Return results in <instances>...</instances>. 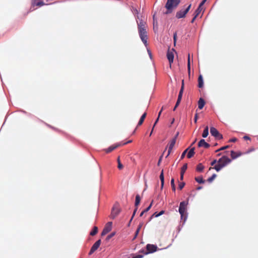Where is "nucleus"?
Returning a JSON list of instances; mask_svg holds the SVG:
<instances>
[{
    "instance_id": "obj_39",
    "label": "nucleus",
    "mask_w": 258,
    "mask_h": 258,
    "mask_svg": "<svg viewBox=\"0 0 258 258\" xmlns=\"http://www.w3.org/2000/svg\"><path fill=\"white\" fill-rule=\"evenodd\" d=\"M215 138L218 140H222L223 138V135L220 134L217 136H215Z\"/></svg>"
},
{
    "instance_id": "obj_55",
    "label": "nucleus",
    "mask_w": 258,
    "mask_h": 258,
    "mask_svg": "<svg viewBox=\"0 0 258 258\" xmlns=\"http://www.w3.org/2000/svg\"><path fill=\"white\" fill-rule=\"evenodd\" d=\"M158 213H157V212H155V213L153 214V216L158 217V216H159V215H158Z\"/></svg>"
},
{
    "instance_id": "obj_36",
    "label": "nucleus",
    "mask_w": 258,
    "mask_h": 258,
    "mask_svg": "<svg viewBox=\"0 0 258 258\" xmlns=\"http://www.w3.org/2000/svg\"><path fill=\"white\" fill-rule=\"evenodd\" d=\"M153 203V200L152 201L151 203L150 204V205L149 206H148V207L144 211L145 212H147L149 210H150L151 209V207L152 206Z\"/></svg>"
},
{
    "instance_id": "obj_41",
    "label": "nucleus",
    "mask_w": 258,
    "mask_h": 258,
    "mask_svg": "<svg viewBox=\"0 0 258 258\" xmlns=\"http://www.w3.org/2000/svg\"><path fill=\"white\" fill-rule=\"evenodd\" d=\"M162 157H163V154L161 156L160 158H159V159L158 160V163H157V165L158 166H159V165L161 164V161H162Z\"/></svg>"
},
{
    "instance_id": "obj_9",
    "label": "nucleus",
    "mask_w": 258,
    "mask_h": 258,
    "mask_svg": "<svg viewBox=\"0 0 258 258\" xmlns=\"http://www.w3.org/2000/svg\"><path fill=\"white\" fill-rule=\"evenodd\" d=\"M140 201H141V198H140V195H136V199H135V206L136 207V208L134 211L133 215L132 217H131L130 222L133 220L134 217L135 216V213L137 210V208L140 204Z\"/></svg>"
},
{
    "instance_id": "obj_56",
    "label": "nucleus",
    "mask_w": 258,
    "mask_h": 258,
    "mask_svg": "<svg viewBox=\"0 0 258 258\" xmlns=\"http://www.w3.org/2000/svg\"><path fill=\"white\" fill-rule=\"evenodd\" d=\"M184 174H180V180H183Z\"/></svg>"
},
{
    "instance_id": "obj_64",
    "label": "nucleus",
    "mask_w": 258,
    "mask_h": 258,
    "mask_svg": "<svg viewBox=\"0 0 258 258\" xmlns=\"http://www.w3.org/2000/svg\"><path fill=\"white\" fill-rule=\"evenodd\" d=\"M148 52H149V55H150V56H151V52H150L149 50H148Z\"/></svg>"
},
{
    "instance_id": "obj_34",
    "label": "nucleus",
    "mask_w": 258,
    "mask_h": 258,
    "mask_svg": "<svg viewBox=\"0 0 258 258\" xmlns=\"http://www.w3.org/2000/svg\"><path fill=\"white\" fill-rule=\"evenodd\" d=\"M216 176V174H213L212 176H211L210 177H209V178L207 179L208 181L209 182H212V181H213V180L215 178Z\"/></svg>"
},
{
    "instance_id": "obj_58",
    "label": "nucleus",
    "mask_w": 258,
    "mask_h": 258,
    "mask_svg": "<svg viewBox=\"0 0 258 258\" xmlns=\"http://www.w3.org/2000/svg\"><path fill=\"white\" fill-rule=\"evenodd\" d=\"M140 231V229H137L136 231V236L137 235V234L139 233V231Z\"/></svg>"
},
{
    "instance_id": "obj_37",
    "label": "nucleus",
    "mask_w": 258,
    "mask_h": 258,
    "mask_svg": "<svg viewBox=\"0 0 258 258\" xmlns=\"http://www.w3.org/2000/svg\"><path fill=\"white\" fill-rule=\"evenodd\" d=\"M177 40V32H175L173 34V41H174V44L175 45L176 42Z\"/></svg>"
},
{
    "instance_id": "obj_42",
    "label": "nucleus",
    "mask_w": 258,
    "mask_h": 258,
    "mask_svg": "<svg viewBox=\"0 0 258 258\" xmlns=\"http://www.w3.org/2000/svg\"><path fill=\"white\" fill-rule=\"evenodd\" d=\"M170 184H171V186H173V185H175L174 178H172L171 180H170Z\"/></svg>"
},
{
    "instance_id": "obj_10",
    "label": "nucleus",
    "mask_w": 258,
    "mask_h": 258,
    "mask_svg": "<svg viewBox=\"0 0 258 258\" xmlns=\"http://www.w3.org/2000/svg\"><path fill=\"white\" fill-rule=\"evenodd\" d=\"M101 242V241L100 239L98 240L97 241H96L95 242V243L94 244V245L93 246H92L91 249L89 253V254L90 255H91L92 253H93L97 249L98 247H99L100 246Z\"/></svg>"
},
{
    "instance_id": "obj_21",
    "label": "nucleus",
    "mask_w": 258,
    "mask_h": 258,
    "mask_svg": "<svg viewBox=\"0 0 258 258\" xmlns=\"http://www.w3.org/2000/svg\"><path fill=\"white\" fill-rule=\"evenodd\" d=\"M183 88H180L179 93L178 94V99H177V100H176V102H178V103H180L182 96L183 95Z\"/></svg>"
},
{
    "instance_id": "obj_38",
    "label": "nucleus",
    "mask_w": 258,
    "mask_h": 258,
    "mask_svg": "<svg viewBox=\"0 0 258 258\" xmlns=\"http://www.w3.org/2000/svg\"><path fill=\"white\" fill-rule=\"evenodd\" d=\"M115 235V232H112L107 236L106 239L109 240L113 237Z\"/></svg>"
},
{
    "instance_id": "obj_16",
    "label": "nucleus",
    "mask_w": 258,
    "mask_h": 258,
    "mask_svg": "<svg viewBox=\"0 0 258 258\" xmlns=\"http://www.w3.org/2000/svg\"><path fill=\"white\" fill-rule=\"evenodd\" d=\"M167 57L169 60V62L170 64H171V63L173 62V58H174V54H173V52L168 51V52L167 53Z\"/></svg>"
},
{
    "instance_id": "obj_25",
    "label": "nucleus",
    "mask_w": 258,
    "mask_h": 258,
    "mask_svg": "<svg viewBox=\"0 0 258 258\" xmlns=\"http://www.w3.org/2000/svg\"><path fill=\"white\" fill-rule=\"evenodd\" d=\"M202 10H203L202 6H201V5H199L198 8L195 11L194 15L198 16L200 15V14L201 13Z\"/></svg>"
},
{
    "instance_id": "obj_61",
    "label": "nucleus",
    "mask_w": 258,
    "mask_h": 258,
    "mask_svg": "<svg viewBox=\"0 0 258 258\" xmlns=\"http://www.w3.org/2000/svg\"><path fill=\"white\" fill-rule=\"evenodd\" d=\"M172 189L175 191V185H173V186H172Z\"/></svg>"
},
{
    "instance_id": "obj_45",
    "label": "nucleus",
    "mask_w": 258,
    "mask_h": 258,
    "mask_svg": "<svg viewBox=\"0 0 258 258\" xmlns=\"http://www.w3.org/2000/svg\"><path fill=\"white\" fill-rule=\"evenodd\" d=\"M179 103H180L176 102L175 106H174V107L173 108V111H174L175 110V109L178 107Z\"/></svg>"
},
{
    "instance_id": "obj_33",
    "label": "nucleus",
    "mask_w": 258,
    "mask_h": 258,
    "mask_svg": "<svg viewBox=\"0 0 258 258\" xmlns=\"http://www.w3.org/2000/svg\"><path fill=\"white\" fill-rule=\"evenodd\" d=\"M229 147H230V145H226V146H225L220 148L218 150H216L215 152H219L220 151H222V150H225V149H228Z\"/></svg>"
},
{
    "instance_id": "obj_6",
    "label": "nucleus",
    "mask_w": 258,
    "mask_h": 258,
    "mask_svg": "<svg viewBox=\"0 0 258 258\" xmlns=\"http://www.w3.org/2000/svg\"><path fill=\"white\" fill-rule=\"evenodd\" d=\"M231 160L226 156H223L218 161V163L220 165H224V167L229 164Z\"/></svg>"
},
{
    "instance_id": "obj_60",
    "label": "nucleus",
    "mask_w": 258,
    "mask_h": 258,
    "mask_svg": "<svg viewBox=\"0 0 258 258\" xmlns=\"http://www.w3.org/2000/svg\"><path fill=\"white\" fill-rule=\"evenodd\" d=\"M244 139L245 140H249V138L248 136H246L244 137Z\"/></svg>"
},
{
    "instance_id": "obj_5",
    "label": "nucleus",
    "mask_w": 258,
    "mask_h": 258,
    "mask_svg": "<svg viewBox=\"0 0 258 258\" xmlns=\"http://www.w3.org/2000/svg\"><path fill=\"white\" fill-rule=\"evenodd\" d=\"M112 222H108L106 225L105 226V227L103 228V230L101 232V236H104L107 234V233H109L110 231L112 230Z\"/></svg>"
},
{
    "instance_id": "obj_51",
    "label": "nucleus",
    "mask_w": 258,
    "mask_h": 258,
    "mask_svg": "<svg viewBox=\"0 0 258 258\" xmlns=\"http://www.w3.org/2000/svg\"><path fill=\"white\" fill-rule=\"evenodd\" d=\"M164 213V211H160V212L158 213V215H159V216H161Z\"/></svg>"
},
{
    "instance_id": "obj_13",
    "label": "nucleus",
    "mask_w": 258,
    "mask_h": 258,
    "mask_svg": "<svg viewBox=\"0 0 258 258\" xmlns=\"http://www.w3.org/2000/svg\"><path fill=\"white\" fill-rule=\"evenodd\" d=\"M199 147H204V148L208 149L210 147V145L205 141L204 139H201L198 143Z\"/></svg>"
},
{
    "instance_id": "obj_18",
    "label": "nucleus",
    "mask_w": 258,
    "mask_h": 258,
    "mask_svg": "<svg viewBox=\"0 0 258 258\" xmlns=\"http://www.w3.org/2000/svg\"><path fill=\"white\" fill-rule=\"evenodd\" d=\"M205 101L202 98H200V99H199L198 104V108L202 109L203 108L204 105H205Z\"/></svg>"
},
{
    "instance_id": "obj_3",
    "label": "nucleus",
    "mask_w": 258,
    "mask_h": 258,
    "mask_svg": "<svg viewBox=\"0 0 258 258\" xmlns=\"http://www.w3.org/2000/svg\"><path fill=\"white\" fill-rule=\"evenodd\" d=\"M191 7V4H189V6L184 10H180L178 11L176 14V17L178 19L184 18L186 14L188 12Z\"/></svg>"
},
{
    "instance_id": "obj_43",
    "label": "nucleus",
    "mask_w": 258,
    "mask_h": 258,
    "mask_svg": "<svg viewBox=\"0 0 258 258\" xmlns=\"http://www.w3.org/2000/svg\"><path fill=\"white\" fill-rule=\"evenodd\" d=\"M142 257H143L142 255L138 254V255H137L136 256H133L132 258H142Z\"/></svg>"
},
{
    "instance_id": "obj_62",
    "label": "nucleus",
    "mask_w": 258,
    "mask_h": 258,
    "mask_svg": "<svg viewBox=\"0 0 258 258\" xmlns=\"http://www.w3.org/2000/svg\"><path fill=\"white\" fill-rule=\"evenodd\" d=\"M202 188V186H198V187L197 188V189H198V190H201Z\"/></svg>"
},
{
    "instance_id": "obj_31",
    "label": "nucleus",
    "mask_w": 258,
    "mask_h": 258,
    "mask_svg": "<svg viewBox=\"0 0 258 258\" xmlns=\"http://www.w3.org/2000/svg\"><path fill=\"white\" fill-rule=\"evenodd\" d=\"M187 169V164L183 165L182 167L181 168L180 174H184L185 170Z\"/></svg>"
},
{
    "instance_id": "obj_12",
    "label": "nucleus",
    "mask_w": 258,
    "mask_h": 258,
    "mask_svg": "<svg viewBox=\"0 0 258 258\" xmlns=\"http://www.w3.org/2000/svg\"><path fill=\"white\" fill-rule=\"evenodd\" d=\"M121 146V144H120V143L112 145L110 147H109L107 149L105 150V152L106 153H109L111 152L113 150L117 149L118 147Z\"/></svg>"
},
{
    "instance_id": "obj_52",
    "label": "nucleus",
    "mask_w": 258,
    "mask_h": 258,
    "mask_svg": "<svg viewBox=\"0 0 258 258\" xmlns=\"http://www.w3.org/2000/svg\"><path fill=\"white\" fill-rule=\"evenodd\" d=\"M187 64H190L189 54L188 55Z\"/></svg>"
},
{
    "instance_id": "obj_11",
    "label": "nucleus",
    "mask_w": 258,
    "mask_h": 258,
    "mask_svg": "<svg viewBox=\"0 0 258 258\" xmlns=\"http://www.w3.org/2000/svg\"><path fill=\"white\" fill-rule=\"evenodd\" d=\"M119 210L117 207H113L112 208L111 213L110 215V218L112 219H114L115 217L117 216L118 214L119 213Z\"/></svg>"
},
{
    "instance_id": "obj_46",
    "label": "nucleus",
    "mask_w": 258,
    "mask_h": 258,
    "mask_svg": "<svg viewBox=\"0 0 258 258\" xmlns=\"http://www.w3.org/2000/svg\"><path fill=\"white\" fill-rule=\"evenodd\" d=\"M197 16L195 15L194 16V18H192V19L191 20V23H193L194 22V21H195V20L196 19V18H197Z\"/></svg>"
},
{
    "instance_id": "obj_30",
    "label": "nucleus",
    "mask_w": 258,
    "mask_h": 258,
    "mask_svg": "<svg viewBox=\"0 0 258 258\" xmlns=\"http://www.w3.org/2000/svg\"><path fill=\"white\" fill-rule=\"evenodd\" d=\"M204 169V166L202 164H198L196 170L199 172H202Z\"/></svg>"
},
{
    "instance_id": "obj_27",
    "label": "nucleus",
    "mask_w": 258,
    "mask_h": 258,
    "mask_svg": "<svg viewBox=\"0 0 258 258\" xmlns=\"http://www.w3.org/2000/svg\"><path fill=\"white\" fill-rule=\"evenodd\" d=\"M98 232V228L96 226H94L93 230L90 232V235L92 236H95Z\"/></svg>"
},
{
    "instance_id": "obj_22",
    "label": "nucleus",
    "mask_w": 258,
    "mask_h": 258,
    "mask_svg": "<svg viewBox=\"0 0 258 258\" xmlns=\"http://www.w3.org/2000/svg\"><path fill=\"white\" fill-rule=\"evenodd\" d=\"M147 115L146 112L144 113V114H142V115L141 117V118L140 119V120L138 123V125H141L142 124V123L144 122V120L146 118Z\"/></svg>"
},
{
    "instance_id": "obj_44",
    "label": "nucleus",
    "mask_w": 258,
    "mask_h": 258,
    "mask_svg": "<svg viewBox=\"0 0 258 258\" xmlns=\"http://www.w3.org/2000/svg\"><path fill=\"white\" fill-rule=\"evenodd\" d=\"M218 162V161L216 159H214L211 163V165L213 166L216 164V163Z\"/></svg>"
},
{
    "instance_id": "obj_1",
    "label": "nucleus",
    "mask_w": 258,
    "mask_h": 258,
    "mask_svg": "<svg viewBox=\"0 0 258 258\" xmlns=\"http://www.w3.org/2000/svg\"><path fill=\"white\" fill-rule=\"evenodd\" d=\"M138 30L140 37L145 45V46L147 45V31H146V27L145 24L143 22H140L138 24Z\"/></svg>"
},
{
    "instance_id": "obj_2",
    "label": "nucleus",
    "mask_w": 258,
    "mask_h": 258,
    "mask_svg": "<svg viewBox=\"0 0 258 258\" xmlns=\"http://www.w3.org/2000/svg\"><path fill=\"white\" fill-rule=\"evenodd\" d=\"M180 0H167L165 5V8L168 11H171L173 8L178 6Z\"/></svg>"
},
{
    "instance_id": "obj_48",
    "label": "nucleus",
    "mask_w": 258,
    "mask_h": 258,
    "mask_svg": "<svg viewBox=\"0 0 258 258\" xmlns=\"http://www.w3.org/2000/svg\"><path fill=\"white\" fill-rule=\"evenodd\" d=\"M184 80H183L182 81H181V88H183V91H184Z\"/></svg>"
},
{
    "instance_id": "obj_20",
    "label": "nucleus",
    "mask_w": 258,
    "mask_h": 258,
    "mask_svg": "<svg viewBox=\"0 0 258 258\" xmlns=\"http://www.w3.org/2000/svg\"><path fill=\"white\" fill-rule=\"evenodd\" d=\"M195 147L192 148L191 149H190L189 151L188 152V153H187V158L190 159L194 156V155L195 154Z\"/></svg>"
},
{
    "instance_id": "obj_50",
    "label": "nucleus",
    "mask_w": 258,
    "mask_h": 258,
    "mask_svg": "<svg viewBox=\"0 0 258 258\" xmlns=\"http://www.w3.org/2000/svg\"><path fill=\"white\" fill-rule=\"evenodd\" d=\"M163 110V106L162 107L161 110H160V111H159V112L158 113V118H159L160 116L161 115Z\"/></svg>"
},
{
    "instance_id": "obj_28",
    "label": "nucleus",
    "mask_w": 258,
    "mask_h": 258,
    "mask_svg": "<svg viewBox=\"0 0 258 258\" xmlns=\"http://www.w3.org/2000/svg\"><path fill=\"white\" fill-rule=\"evenodd\" d=\"M195 180L199 183L201 184V183H204L205 182V180L203 179V178L202 176H199V177H196Z\"/></svg>"
},
{
    "instance_id": "obj_23",
    "label": "nucleus",
    "mask_w": 258,
    "mask_h": 258,
    "mask_svg": "<svg viewBox=\"0 0 258 258\" xmlns=\"http://www.w3.org/2000/svg\"><path fill=\"white\" fill-rule=\"evenodd\" d=\"M203 86V80L201 75L199 76L198 78V87L202 88Z\"/></svg>"
},
{
    "instance_id": "obj_59",
    "label": "nucleus",
    "mask_w": 258,
    "mask_h": 258,
    "mask_svg": "<svg viewBox=\"0 0 258 258\" xmlns=\"http://www.w3.org/2000/svg\"><path fill=\"white\" fill-rule=\"evenodd\" d=\"M187 70H188V72L190 74V66H187Z\"/></svg>"
},
{
    "instance_id": "obj_40",
    "label": "nucleus",
    "mask_w": 258,
    "mask_h": 258,
    "mask_svg": "<svg viewBox=\"0 0 258 258\" xmlns=\"http://www.w3.org/2000/svg\"><path fill=\"white\" fill-rule=\"evenodd\" d=\"M159 118H158V117H157V119H156V120L155 122H154V124L153 126V128H152V131H151V134H150V136L152 135V132H153V128H154V126L156 125V124H157V123L158 122V120H159Z\"/></svg>"
},
{
    "instance_id": "obj_49",
    "label": "nucleus",
    "mask_w": 258,
    "mask_h": 258,
    "mask_svg": "<svg viewBox=\"0 0 258 258\" xmlns=\"http://www.w3.org/2000/svg\"><path fill=\"white\" fill-rule=\"evenodd\" d=\"M207 1V0H203L202 1V2L200 3V5H201V6H203Z\"/></svg>"
},
{
    "instance_id": "obj_14",
    "label": "nucleus",
    "mask_w": 258,
    "mask_h": 258,
    "mask_svg": "<svg viewBox=\"0 0 258 258\" xmlns=\"http://www.w3.org/2000/svg\"><path fill=\"white\" fill-rule=\"evenodd\" d=\"M45 4L42 0H32V5L41 7L45 5Z\"/></svg>"
},
{
    "instance_id": "obj_35",
    "label": "nucleus",
    "mask_w": 258,
    "mask_h": 258,
    "mask_svg": "<svg viewBox=\"0 0 258 258\" xmlns=\"http://www.w3.org/2000/svg\"><path fill=\"white\" fill-rule=\"evenodd\" d=\"M185 184V182H180L178 185V189L179 190L183 189Z\"/></svg>"
},
{
    "instance_id": "obj_17",
    "label": "nucleus",
    "mask_w": 258,
    "mask_h": 258,
    "mask_svg": "<svg viewBox=\"0 0 258 258\" xmlns=\"http://www.w3.org/2000/svg\"><path fill=\"white\" fill-rule=\"evenodd\" d=\"M210 132H211V134L214 137L215 136H217L220 134L218 130L214 127H211V129H210Z\"/></svg>"
},
{
    "instance_id": "obj_53",
    "label": "nucleus",
    "mask_w": 258,
    "mask_h": 258,
    "mask_svg": "<svg viewBox=\"0 0 258 258\" xmlns=\"http://www.w3.org/2000/svg\"><path fill=\"white\" fill-rule=\"evenodd\" d=\"M198 119V114H196L195 116V122L196 123Z\"/></svg>"
},
{
    "instance_id": "obj_7",
    "label": "nucleus",
    "mask_w": 258,
    "mask_h": 258,
    "mask_svg": "<svg viewBox=\"0 0 258 258\" xmlns=\"http://www.w3.org/2000/svg\"><path fill=\"white\" fill-rule=\"evenodd\" d=\"M178 136V133L176 134L174 138L172 139V140L170 141L169 144V148H168V154L166 156V158L170 155V153L172 152V150L174 146V145L175 144L177 136Z\"/></svg>"
},
{
    "instance_id": "obj_29",
    "label": "nucleus",
    "mask_w": 258,
    "mask_h": 258,
    "mask_svg": "<svg viewBox=\"0 0 258 258\" xmlns=\"http://www.w3.org/2000/svg\"><path fill=\"white\" fill-rule=\"evenodd\" d=\"M117 167L119 170H122L123 168V165L121 164V162L120 161L119 157H118L117 159Z\"/></svg>"
},
{
    "instance_id": "obj_24",
    "label": "nucleus",
    "mask_w": 258,
    "mask_h": 258,
    "mask_svg": "<svg viewBox=\"0 0 258 258\" xmlns=\"http://www.w3.org/2000/svg\"><path fill=\"white\" fill-rule=\"evenodd\" d=\"M209 135V129L208 126H207L206 128L203 131V133L202 134V137L204 138H206L207 137L208 135Z\"/></svg>"
},
{
    "instance_id": "obj_26",
    "label": "nucleus",
    "mask_w": 258,
    "mask_h": 258,
    "mask_svg": "<svg viewBox=\"0 0 258 258\" xmlns=\"http://www.w3.org/2000/svg\"><path fill=\"white\" fill-rule=\"evenodd\" d=\"M159 178H160L161 181V189L163 188L164 185V174L163 170H162L160 175H159Z\"/></svg>"
},
{
    "instance_id": "obj_4",
    "label": "nucleus",
    "mask_w": 258,
    "mask_h": 258,
    "mask_svg": "<svg viewBox=\"0 0 258 258\" xmlns=\"http://www.w3.org/2000/svg\"><path fill=\"white\" fill-rule=\"evenodd\" d=\"M187 202L183 201L180 202L179 208V212L181 218H183L186 209Z\"/></svg>"
},
{
    "instance_id": "obj_47",
    "label": "nucleus",
    "mask_w": 258,
    "mask_h": 258,
    "mask_svg": "<svg viewBox=\"0 0 258 258\" xmlns=\"http://www.w3.org/2000/svg\"><path fill=\"white\" fill-rule=\"evenodd\" d=\"M237 139L236 138H233L232 139H230L229 142H235L236 141Z\"/></svg>"
},
{
    "instance_id": "obj_19",
    "label": "nucleus",
    "mask_w": 258,
    "mask_h": 258,
    "mask_svg": "<svg viewBox=\"0 0 258 258\" xmlns=\"http://www.w3.org/2000/svg\"><path fill=\"white\" fill-rule=\"evenodd\" d=\"M224 167V165L223 164H218L215 165L213 168H210L209 170H211L212 169H214L216 170L217 171H219L220 169H221L222 168Z\"/></svg>"
},
{
    "instance_id": "obj_8",
    "label": "nucleus",
    "mask_w": 258,
    "mask_h": 258,
    "mask_svg": "<svg viewBox=\"0 0 258 258\" xmlns=\"http://www.w3.org/2000/svg\"><path fill=\"white\" fill-rule=\"evenodd\" d=\"M146 251L144 252V253L146 254L156 251L157 249V246L153 244H148L146 246Z\"/></svg>"
},
{
    "instance_id": "obj_57",
    "label": "nucleus",
    "mask_w": 258,
    "mask_h": 258,
    "mask_svg": "<svg viewBox=\"0 0 258 258\" xmlns=\"http://www.w3.org/2000/svg\"><path fill=\"white\" fill-rule=\"evenodd\" d=\"M131 142H132V141H131V140H130V141H128V142H125V143H124L123 144H121V146H122V145H124L130 143H131Z\"/></svg>"
},
{
    "instance_id": "obj_63",
    "label": "nucleus",
    "mask_w": 258,
    "mask_h": 258,
    "mask_svg": "<svg viewBox=\"0 0 258 258\" xmlns=\"http://www.w3.org/2000/svg\"><path fill=\"white\" fill-rule=\"evenodd\" d=\"M146 213L145 212H144V211H143V212H141V214H140V216H142L144 214Z\"/></svg>"
},
{
    "instance_id": "obj_32",
    "label": "nucleus",
    "mask_w": 258,
    "mask_h": 258,
    "mask_svg": "<svg viewBox=\"0 0 258 258\" xmlns=\"http://www.w3.org/2000/svg\"><path fill=\"white\" fill-rule=\"evenodd\" d=\"M190 147L189 148H187L186 150H185L182 154L181 155V157H180V159L182 160V159H183L185 157V155L186 154V153H187V150H188L189 149Z\"/></svg>"
},
{
    "instance_id": "obj_15",
    "label": "nucleus",
    "mask_w": 258,
    "mask_h": 258,
    "mask_svg": "<svg viewBox=\"0 0 258 258\" xmlns=\"http://www.w3.org/2000/svg\"><path fill=\"white\" fill-rule=\"evenodd\" d=\"M242 155L240 152H236L233 150L231 151V157L232 159H235L237 157H240Z\"/></svg>"
},
{
    "instance_id": "obj_54",
    "label": "nucleus",
    "mask_w": 258,
    "mask_h": 258,
    "mask_svg": "<svg viewBox=\"0 0 258 258\" xmlns=\"http://www.w3.org/2000/svg\"><path fill=\"white\" fill-rule=\"evenodd\" d=\"M142 226H143V223H140L139 225L138 226V228H137V229L140 230Z\"/></svg>"
}]
</instances>
